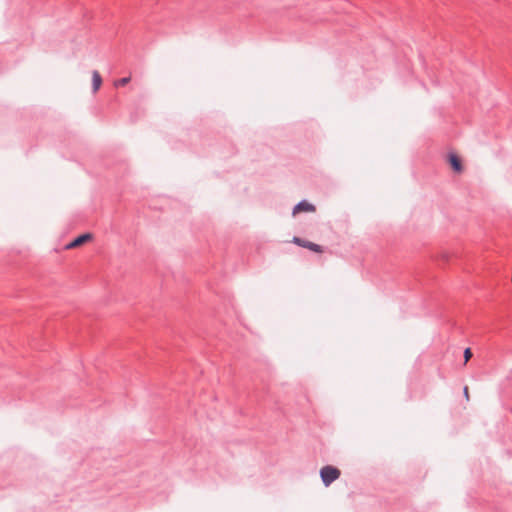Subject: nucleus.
Segmentation results:
<instances>
[{"label":"nucleus","mask_w":512,"mask_h":512,"mask_svg":"<svg viewBox=\"0 0 512 512\" xmlns=\"http://www.w3.org/2000/svg\"><path fill=\"white\" fill-rule=\"evenodd\" d=\"M130 80H131L130 77H123L121 79L116 80L114 82V85L116 87L125 86V85H127L130 82Z\"/></svg>","instance_id":"nucleus-8"},{"label":"nucleus","mask_w":512,"mask_h":512,"mask_svg":"<svg viewBox=\"0 0 512 512\" xmlns=\"http://www.w3.org/2000/svg\"><path fill=\"white\" fill-rule=\"evenodd\" d=\"M292 242L295 243L298 246L307 248V249H309V250H311L313 252H316V253H322L323 252V249H322V247L320 245H318L316 243H313V242H310V241L303 240V239H301L299 237H294Z\"/></svg>","instance_id":"nucleus-3"},{"label":"nucleus","mask_w":512,"mask_h":512,"mask_svg":"<svg viewBox=\"0 0 512 512\" xmlns=\"http://www.w3.org/2000/svg\"><path fill=\"white\" fill-rule=\"evenodd\" d=\"M92 239H93V234H91V233L82 234V235L78 236L77 238H75L70 243H68L66 245L65 249L70 250V249H75V248L81 247V246L85 245L86 243L92 241Z\"/></svg>","instance_id":"nucleus-2"},{"label":"nucleus","mask_w":512,"mask_h":512,"mask_svg":"<svg viewBox=\"0 0 512 512\" xmlns=\"http://www.w3.org/2000/svg\"><path fill=\"white\" fill-rule=\"evenodd\" d=\"M472 357V352H471V349L470 348H466L464 350V360H465V363H467Z\"/></svg>","instance_id":"nucleus-9"},{"label":"nucleus","mask_w":512,"mask_h":512,"mask_svg":"<svg viewBox=\"0 0 512 512\" xmlns=\"http://www.w3.org/2000/svg\"><path fill=\"white\" fill-rule=\"evenodd\" d=\"M445 160L454 161V160H461V159L456 151L450 150L447 152Z\"/></svg>","instance_id":"nucleus-7"},{"label":"nucleus","mask_w":512,"mask_h":512,"mask_svg":"<svg viewBox=\"0 0 512 512\" xmlns=\"http://www.w3.org/2000/svg\"><path fill=\"white\" fill-rule=\"evenodd\" d=\"M464 162H450L451 170L454 174H461L464 171Z\"/></svg>","instance_id":"nucleus-6"},{"label":"nucleus","mask_w":512,"mask_h":512,"mask_svg":"<svg viewBox=\"0 0 512 512\" xmlns=\"http://www.w3.org/2000/svg\"><path fill=\"white\" fill-rule=\"evenodd\" d=\"M314 211H315L314 205L308 203L307 201H302L294 207L293 215H296V214L302 213V212H314Z\"/></svg>","instance_id":"nucleus-4"},{"label":"nucleus","mask_w":512,"mask_h":512,"mask_svg":"<svg viewBox=\"0 0 512 512\" xmlns=\"http://www.w3.org/2000/svg\"><path fill=\"white\" fill-rule=\"evenodd\" d=\"M463 392H464L465 399H466L467 401H469V400H470V394H469V388H468V386H465V387H464Z\"/></svg>","instance_id":"nucleus-10"},{"label":"nucleus","mask_w":512,"mask_h":512,"mask_svg":"<svg viewBox=\"0 0 512 512\" xmlns=\"http://www.w3.org/2000/svg\"><path fill=\"white\" fill-rule=\"evenodd\" d=\"M320 476L325 486H329L340 477V470L333 466H324L320 470Z\"/></svg>","instance_id":"nucleus-1"},{"label":"nucleus","mask_w":512,"mask_h":512,"mask_svg":"<svg viewBox=\"0 0 512 512\" xmlns=\"http://www.w3.org/2000/svg\"><path fill=\"white\" fill-rule=\"evenodd\" d=\"M102 84V78L98 71H93L92 73V88L93 92H97Z\"/></svg>","instance_id":"nucleus-5"}]
</instances>
